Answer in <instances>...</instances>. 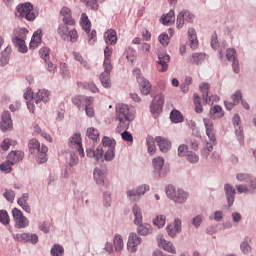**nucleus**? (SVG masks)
I'll return each instance as SVG.
<instances>
[{
	"label": "nucleus",
	"mask_w": 256,
	"mask_h": 256,
	"mask_svg": "<svg viewBox=\"0 0 256 256\" xmlns=\"http://www.w3.org/2000/svg\"><path fill=\"white\" fill-rule=\"evenodd\" d=\"M150 189L151 187H149V184H141L135 188L127 190L126 197L134 203L135 201H140L141 197H143L147 191H150Z\"/></svg>",
	"instance_id": "7"
},
{
	"label": "nucleus",
	"mask_w": 256,
	"mask_h": 256,
	"mask_svg": "<svg viewBox=\"0 0 256 256\" xmlns=\"http://www.w3.org/2000/svg\"><path fill=\"white\" fill-rule=\"evenodd\" d=\"M186 161L191 163V165H197V163H199V154L195 153L194 151L187 152Z\"/></svg>",
	"instance_id": "49"
},
{
	"label": "nucleus",
	"mask_w": 256,
	"mask_h": 256,
	"mask_svg": "<svg viewBox=\"0 0 256 256\" xmlns=\"http://www.w3.org/2000/svg\"><path fill=\"white\" fill-rule=\"evenodd\" d=\"M143 241L141 237L135 232H131L128 237L127 249L130 253H137L139 249V244Z\"/></svg>",
	"instance_id": "15"
},
{
	"label": "nucleus",
	"mask_w": 256,
	"mask_h": 256,
	"mask_svg": "<svg viewBox=\"0 0 256 256\" xmlns=\"http://www.w3.org/2000/svg\"><path fill=\"white\" fill-rule=\"evenodd\" d=\"M44 67L50 75H55L57 73V65H55L51 60H46L44 62Z\"/></svg>",
	"instance_id": "55"
},
{
	"label": "nucleus",
	"mask_w": 256,
	"mask_h": 256,
	"mask_svg": "<svg viewBox=\"0 0 256 256\" xmlns=\"http://www.w3.org/2000/svg\"><path fill=\"white\" fill-rule=\"evenodd\" d=\"M29 153L36 157V161L39 164L47 163V151L49 148L44 144L41 145L39 140L32 138L28 142Z\"/></svg>",
	"instance_id": "2"
},
{
	"label": "nucleus",
	"mask_w": 256,
	"mask_h": 256,
	"mask_svg": "<svg viewBox=\"0 0 256 256\" xmlns=\"http://www.w3.org/2000/svg\"><path fill=\"white\" fill-rule=\"evenodd\" d=\"M50 96L51 92H49V90L40 89L34 94L33 100L35 101L36 105H40V103H47Z\"/></svg>",
	"instance_id": "23"
},
{
	"label": "nucleus",
	"mask_w": 256,
	"mask_h": 256,
	"mask_svg": "<svg viewBox=\"0 0 256 256\" xmlns=\"http://www.w3.org/2000/svg\"><path fill=\"white\" fill-rule=\"evenodd\" d=\"M211 89V85L207 82H202L199 85V90L202 93V98L205 103H211V97H209V90Z\"/></svg>",
	"instance_id": "33"
},
{
	"label": "nucleus",
	"mask_w": 256,
	"mask_h": 256,
	"mask_svg": "<svg viewBox=\"0 0 256 256\" xmlns=\"http://www.w3.org/2000/svg\"><path fill=\"white\" fill-rule=\"evenodd\" d=\"M103 69V73L100 74L102 87H104V89H111V71H113V66H109V64L106 63Z\"/></svg>",
	"instance_id": "17"
},
{
	"label": "nucleus",
	"mask_w": 256,
	"mask_h": 256,
	"mask_svg": "<svg viewBox=\"0 0 256 256\" xmlns=\"http://www.w3.org/2000/svg\"><path fill=\"white\" fill-rule=\"evenodd\" d=\"M13 163L10 160L5 161L4 163L0 164V171L2 173H11V167H13Z\"/></svg>",
	"instance_id": "64"
},
{
	"label": "nucleus",
	"mask_w": 256,
	"mask_h": 256,
	"mask_svg": "<svg viewBox=\"0 0 256 256\" xmlns=\"http://www.w3.org/2000/svg\"><path fill=\"white\" fill-rule=\"evenodd\" d=\"M156 241L160 249L167 251V253H172V255H175L177 253V251L175 250V245L165 240V237L163 236V234H158L156 236Z\"/></svg>",
	"instance_id": "19"
},
{
	"label": "nucleus",
	"mask_w": 256,
	"mask_h": 256,
	"mask_svg": "<svg viewBox=\"0 0 256 256\" xmlns=\"http://www.w3.org/2000/svg\"><path fill=\"white\" fill-rule=\"evenodd\" d=\"M113 244L115 251H117V253H121V251H123V247H125V244H123V236H121V234H115Z\"/></svg>",
	"instance_id": "40"
},
{
	"label": "nucleus",
	"mask_w": 256,
	"mask_h": 256,
	"mask_svg": "<svg viewBox=\"0 0 256 256\" xmlns=\"http://www.w3.org/2000/svg\"><path fill=\"white\" fill-rule=\"evenodd\" d=\"M93 101H94V98L92 97L90 100H88V103L84 105L85 113L87 117H95V109L93 108Z\"/></svg>",
	"instance_id": "52"
},
{
	"label": "nucleus",
	"mask_w": 256,
	"mask_h": 256,
	"mask_svg": "<svg viewBox=\"0 0 256 256\" xmlns=\"http://www.w3.org/2000/svg\"><path fill=\"white\" fill-rule=\"evenodd\" d=\"M236 180L239 183H247L251 191H256V177L249 173H238L236 175Z\"/></svg>",
	"instance_id": "14"
},
{
	"label": "nucleus",
	"mask_w": 256,
	"mask_h": 256,
	"mask_svg": "<svg viewBox=\"0 0 256 256\" xmlns=\"http://www.w3.org/2000/svg\"><path fill=\"white\" fill-rule=\"evenodd\" d=\"M115 116L116 121H119L116 128L118 133L129 129V125H131V122L135 119L133 108L129 107L127 104H117Z\"/></svg>",
	"instance_id": "1"
},
{
	"label": "nucleus",
	"mask_w": 256,
	"mask_h": 256,
	"mask_svg": "<svg viewBox=\"0 0 256 256\" xmlns=\"http://www.w3.org/2000/svg\"><path fill=\"white\" fill-rule=\"evenodd\" d=\"M40 59H43L44 62L51 60V49L49 47H42L39 49Z\"/></svg>",
	"instance_id": "48"
},
{
	"label": "nucleus",
	"mask_w": 256,
	"mask_h": 256,
	"mask_svg": "<svg viewBox=\"0 0 256 256\" xmlns=\"http://www.w3.org/2000/svg\"><path fill=\"white\" fill-rule=\"evenodd\" d=\"M205 59H207V54L203 52H195L191 56L190 63H194V65H201Z\"/></svg>",
	"instance_id": "38"
},
{
	"label": "nucleus",
	"mask_w": 256,
	"mask_h": 256,
	"mask_svg": "<svg viewBox=\"0 0 256 256\" xmlns=\"http://www.w3.org/2000/svg\"><path fill=\"white\" fill-rule=\"evenodd\" d=\"M157 57H158L157 65L160 67L158 71L160 73H166V71H168L169 69V62L171 61V56H169L167 52H159L157 54Z\"/></svg>",
	"instance_id": "16"
},
{
	"label": "nucleus",
	"mask_w": 256,
	"mask_h": 256,
	"mask_svg": "<svg viewBox=\"0 0 256 256\" xmlns=\"http://www.w3.org/2000/svg\"><path fill=\"white\" fill-rule=\"evenodd\" d=\"M104 40L107 45L117 44V32L113 29H109L104 33Z\"/></svg>",
	"instance_id": "34"
},
{
	"label": "nucleus",
	"mask_w": 256,
	"mask_h": 256,
	"mask_svg": "<svg viewBox=\"0 0 256 256\" xmlns=\"http://www.w3.org/2000/svg\"><path fill=\"white\" fill-rule=\"evenodd\" d=\"M67 163L69 167H77L79 165V156H77V153L70 152Z\"/></svg>",
	"instance_id": "53"
},
{
	"label": "nucleus",
	"mask_w": 256,
	"mask_h": 256,
	"mask_svg": "<svg viewBox=\"0 0 256 256\" xmlns=\"http://www.w3.org/2000/svg\"><path fill=\"white\" fill-rule=\"evenodd\" d=\"M17 203L25 213H31V206H29V193H23L20 198H18Z\"/></svg>",
	"instance_id": "30"
},
{
	"label": "nucleus",
	"mask_w": 256,
	"mask_h": 256,
	"mask_svg": "<svg viewBox=\"0 0 256 256\" xmlns=\"http://www.w3.org/2000/svg\"><path fill=\"white\" fill-rule=\"evenodd\" d=\"M175 21V11L170 10L165 16L162 17L163 25H169Z\"/></svg>",
	"instance_id": "57"
},
{
	"label": "nucleus",
	"mask_w": 256,
	"mask_h": 256,
	"mask_svg": "<svg viewBox=\"0 0 256 256\" xmlns=\"http://www.w3.org/2000/svg\"><path fill=\"white\" fill-rule=\"evenodd\" d=\"M133 75L136 77L142 95H149L151 93V82L141 74V69L136 68L133 70Z\"/></svg>",
	"instance_id": "9"
},
{
	"label": "nucleus",
	"mask_w": 256,
	"mask_h": 256,
	"mask_svg": "<svg viewBox=\"0 0 256 256\" xmlns=\"http://www.w3.org/2000/svg\"><path fill=\"white\" fill-rule=\"evenodd\" d=\"M111 203H113V199L111 198V192L105 191L102 196V205L106 209H109V207H111Z\"/></svg>",
	"instance_id": "50"
},
{
	"label": "nucleus",
	"mask_w": 256,
	"mask_h": 256,
	"mask_svg": "<svg viewBox=\"0 0 256 256\" xmlns=\"http://www.w3.org/2000/svg\"><path fill=\"white\" fill-rule=\"evenodd\" d=\"M24 153L23 151H11L8 154V161H11L13 165L15 163H19V161H23Z\"/></svg>",
	"instance_id": "37"
},
{
	"label": "nucleus",
	"mask_w": 256,
	"mask_h": 256,
	"mask_svg": "<svg viewBox=\"0 0 256 256\" xmlns=\"http://www.w3.org/2000/svg\"><path fill=\"white\" fill-rule=\"evenodd\" d=\"M60 15L62 18L63 23H65V25H70L73 26L75 25V19H73V16L71 14V9L69 7H63L60 10Z\"/></svg>",
	"instance_id": "28"
},
{
	"label": "nucleus",
	"mask_w": 256,
	"mask_h": 256,
	"mask_svg": "<svg viewBox=\"0 0 256 256\" xmlns=\"http://www.w3.org/2000/svg\"><path fill=\"white\" fill-rule=\"evenodd\" d=\"M57 33L63 41H70V43H77L79 39V34L76 29L69 30V24H59Z\"/></svg>",
	"instance_id": "5"
},
{
	"label": "nucleus",
	"mask_w": 256,
	"mask_h": 256,
	"mask_svg": "<svg viewBox=\"0 0 256 256\" xmlns=\"http://www.w3.org/2000/svg\"><path fill=\"white\" fill-rule=\"evenodd\" d=\"M102 145L105 151L104 159L106 161H113L115 159V146L117 145L115 139L105 136L102 139Z\"/></svg>",
	"instance_id": "8"
},
{
	"label": "nucleus",
	"mask_w": 256,
	"mask_h": 256,
	"mask_svg": "<svg viewBox=\"0 0 256 256\" xmlns=\"http://www.w3.org/2000/svg\"><path fill=\"white\" fill-rule=\"evenodd\" d=\"M226 58L230 62L237 61V50L235 48H228L226 50Z\"/></svg>",
	"instance_id": "59"
},
{
	"label": "nucleus",
	"mask_w": 256,
	"mask_h": 256,
	"mask_svg": "<svg viewBox=\"0 0 256 256\" xmlns=\"http://www.w3.org/2000/svg\"><path fill=\"white\" fill-rule=\"evenodd\" d=\"M240 250L244 255L251 253V237L246 236L240 244Z\"/></svg>",
	"instance_id": "39"
},
{
	"label": "nucleus",
	"mask_w": 256,
	"mask_h": 256,
	"mask_svg": "<svg viewBox=\"0 0 256 256\" xmlns=\"http://www.w3.org/2000/svg\"><path fill=\"white\" fill-rule=\"evenodd\" d=\"M152 223L158 229H163V227H165V224L167 223V217L165 215H156L153 218Z\"/></svg>",
	"instance_id": "41"
},
{
	"label": "nucleus",
	"mask_w": 256,
	"mask_h": 256,
	"mask_svg": "<svg viewBox=\"0 0 256 256\" xmlns=\"http://www.w3.org/2000/svg\"><path fill=\"white\" fill-rule=\"evenodd\" d=\"M41 45V30H37L33 33L31 42H30V48L36 49V47H39Z\"/></svg>",
	"instance_id": "43"
},
{
	"label": "nucleus",
	"mask_w": 256,
	"mask_h": 256,
	"mask_svg": "<svg viewBox=\"0 0 256 256\" xmlns=\"http://www.w3.org/2000/svg\"><path fill=\"white\" fill-rule=\"evenodd\" d=\"M211 119H221L223 117V108L219 105H215L210 109Z\"/></svg>",
	"instance_id": "47"
},
{
	"label": "nucleus",
	"mask_w": 256,
	"mask_h": 256,
	"mask_svg": "<svg viewBox=\"0 0 256 256\" xmlns=\"http://www.w3.org/2000/svg\"><path fill=\"white\" fill-rule=\"evenodd\" d=\"M166 196L177 205H183L189 199V193L181 188H175L173 185L166 186Z\"/></svg>",
	"instance_id": "3"
},
{
	"label": "nucleus",
	"mask_w": 256,
	"mask_h": 256,
	"mask_svg": "<svg viewBox=\"0 0 256 256\" xmlns=\"http://www.w3.org/2000/svg\"><path fill=\"white\" fill-rule=\"evenodd\" d=\"M12 217L15 221L14 227L16 229H27L29 227V218L25 217L19 208L12 209Z\"/></svg>",
	"instance_id": "10"
},
{
	"label": "nucleus",
	"mask_w": 256,
	"mask_h": 256,
	"mask_svg": "<svg viewBox=\"0 0 256 256\" xmlns=\"http://www.w3.org/2000/svg\"><path fill=\"white\" fill-rule=\"evenodd\" d=\"M161 109H163V106H161L160 104H157L155 102H153L150 106V111H151L153 117H158L159 114L161 113Z\"/></svg>",
	"instance_id": "62"
},
{
	"label": "nucleus",
	"mask_w": 256,
	"mask_h": 256,
	"mask_svg": "<svg viewBox=\"0 0 256 256\" xmlns=\"http://www.w3.org/2000/svg\"><path fill=\"white\" fill-rule=\"evenodd\" d=\"M203 221H205V216L203 214H198L191 220V224L195 229H199L201 225H203Z\"/></svg>",
	"instance_id": "54"
},
{
	"label": "nucleus",
	"mask_w": 256,
	"mask_h": 256,
	"mask_svg": "<svg viewBox=\"0 0 256 256\" xmlns=\"http://www.w3.org/2000/svg\"><path fill=\"white\" fill-rule=\"evenodd\" d=\"M132 214L134 216V225L141 224V221H143V212L141 211V206L139 204L134 203L132 206Z\"/></svg>",
	"instance_id": "31"
},
{
	"label": "nucleus",
	"mask_w": 256,
	"mask_h": 256,
	"mask_svg": "<svg viewBox=\"0 0 256 256\" xmlns=\"http://www.w3.org/2000/svg\"><path fill=\"white\" fill-rule=\"evenodd\" d=\"M11 46H7L4 51L0 54V67H7L9 59L11 57Z\"/></svg>",
	"instance_id": "35"
},
{
	"label": "nucleus",
	"mask_w": 256,
	"mask_h": 256,
	"mask_svg": "<svg viewBox=\"0 0 256 256\" xmlns=\"http://www.w3.org/2000/svg\"><path fill=\"white\" fill-rule=\"evenodd\" d=\"M204 127L206 129V135L211 143H217V138L215 137V133L213 132L215 127L213 125V121L209 118L203 119Z\"/></svg>",
	"instance_id": "22"
},
{
	"label": "nucleus",
	"mask_w": 256,
	"mask_h": 256,
	"mask_svg": "<svg viewBox=\"0 0 256 256\" xmlns=\"http://www.w3.org/2000/svg\"><path fill=\"white\" fill-rule=\"evenodd\" d=\"M27 33L29 30L26 28H15L12 34V40H25L27 39Z\"/></svg>",
	"instance_id": "36"
},
{
	"label": "nucleus",
	"mask_w": 256,
	"mask_h": 256,
	"mask_svg": "<svg viewBox=\"0 0 256 256\" xmlns=\"http://www.w3.org/2000/svg\"><path fill=\"white\" fill-rule=\"evenodd\" d=\"M111 55H113V50L111 48L106 47L104 49V62H103V67H106V64H108L109 67H113L111 64Z\"/></svg>",
	"instance_id": "51"
},
{
	"label": "nucleus",
	"mask_w": 256,
	"mask_h": 256,
	"mask_svg": "<svg viewBox=\"0 0 256 256\" xmlns=\"http://www.w3.org/2000/svg\"><path fill=\"white\" fill-rule=\"evenodd\" d=\"M135 225H137L138 235H141L142 237H147V235H151V233H153V226L149 223H143V221H141L140 224Z\"/></svg>",
	"instance_id": "29"
},
{
	"label": "nucleus",
	"mask_w": 256,
	"mask_h": 256,
	"mask_svg": "<svg viewBox=\"0 0 256 256\" xmlns=\"http://www.w3.org/2000/svg\"><path fill=\"white\" fill-rule=\"evenodd\" d=\"M92 98L93 97L91 96L77 95L72 97L71 101L73 105H75L79 111H81V109H83V107H85V105H87Z\"/></svg>",
	"instance_id": "25"
},
{
	"label": "nucleus",
	"mask_w": 256,
	"mask_h": 256,
	"mask_svg": "<svg viewBox=\"0 0 256 256\" xmlns=\"http://www.w3.org/2000/svg\"><path fill=\"white\" fill-rule=\"evenodd\" d=\"M13 239L18 243H31V245H37L39 243V236L36 233H18L13 235Z\"/></svg>",
	"instance_id": "13"
},
{
	"label": "nucleus",
	"mask_w": 256,
	"mask_h": 256,
	"mask_svg": "<svg viewBox=\"0 0 256 256\" xmlns=\"http://www.w3.org/2000/svg\"><path fill=\"white\" fill-rule=\"evenodd\" d=\"M233 125L236 133V137L240 145H245V138L243 136V127H241V117L235 114L233 117Z\"/></svg>",
	"instance_id": "20"
},
{
	"label": "nucleus",
	"mask_w": 256,
	"mask_h": 256,
	"mask_svg": "<svg viewBox=\"0 0 256 256\" xmlns=\"http://www.w3.org/2000/svg\"><path fill=\"white\" fill-rule=\"evenodd\" d=\"M155 141L161 153H169V151L171 150V141H169V139L157 136L155 138Z\"/></svg>",
	"instance_id": "27"
},
{
	"label": "nucleus",
	"mask_w": 256,
	"mask_h": 256,
	"mask_svg": "<svg viewBox=\"0 0 256 256\" xmlns=\"http://www.w3.org/2000/svg\"><path fill=\"white\" fill-rule=\"evenodd\" d=\"M3 197L6 199V201H8V203H13V201H15V191L11 189H5Z\"/></svg>",
	"instance_id": "63"
},
{
	"label": "nucleus",
	"mask_w": 256,
	"mask_h": 256,
	"mask_svg": "<svg viewBox=\"0 0 256 256\" xmlns=\"http://www.w3.org/2000/svg\"><path fill=\"white\" fill-rule=\"evenodd\" d=\"M86 135L89 139H92V141H97V139H99V130L94 127H90L87 129Z\"/></svg>",
	"instance_id": "58"
},
{
	"label": "nucleus",
	"mask_w": 256,
	"mask_h": 256,
	"mask_svg": "<svg viewBox=\"0 0 256 256\" xmlns=\"http://www.w3.org/2000/svg\"><path fill=\"white\" fill-rule=\"evenodd\" d=\"M103 153H105V147L101 145L98 146L96 150L93 148L86 150L87 157H90V159H95V161L101 160L103 157Z\"/></svg>",
	"instance_id": "26"
},
{
	"label": "nucleus",
	"mask_w": 256,
	"mask_h": 256,
	"mask_svg": "<svg viewBox=\"0 0 256 256\" xmlns=\"http://www.w3.org/2000/svg\"><path fill=\"white\" fill-rule=\"evenodd\" d=\"M217 145V142H207L205 147L201 150V155L204 159H207L211 152H213V147Z\"/></svg>",
	"instance_id": "45"
},
{
	"label": "nucleus",
	"mask_w": 256,
	"mask_h": 256,
	"mask_svg": "<svg viewBox=\"0 0 256 256\" xmlns=\"http://www.w3.org/2000/svg\"><path fill=\"white\" fill-rule=\"evenodd\" d=\"M0 129L2 133L13 130V119H11V113L4 111L1 116Z\"/></svg>",
	"instance_id": "18"
},
{
	"label": "nucleus",
	"mask_w": 256,
	"mask_h": 256,
	"mask_svg": "<svg viewBox=\"0 0 256 256\" xmlns=\"http://www.w3.org/2000/svg\"><path fill=\"white\" fill-rule=\"evenodd\" d=\"M80 25L85 33H88V44L95 45L97 42V31H91V21L89 20V17L86 13L81 14Z\"/></svg>",
	"instance_id": "6"
},
{
	"label": "nucleus",
	"mask_w": 256,
	"mask_h": 256,
	"mask_svg": "<svg viewBox=\"0 0 256 256\" xmlns=\"http://www.w3.org/2000/svg\"><path fill=\"white\" fill-rule=\"evenodd\" d=\"M68 147H70V149H77L80 157H85V150L83 149V140L81 138V134H73L68 140Z\"/></svg>",
	"instance_id": "11"
},
{
	"label": "nucleus",
	"mask_w": 256,
	"mask_h": 256,
	"mask_svg": "<svg viewBox=\"0 0 256 256\" xmlns=\"http://www.w3.org/2000/svg\"><path fill=\"white\" fill-rule=\"evenodd\" d=\"M152 167L154 169V173L158 175V177H165V172L163 171V167H165V158L158 156L152 159Z\"/></svg>",
	"instance_id": "21"
},
{
	"label": "nucleus",
	"mask_w": 256,
	"mask_h": 256,
	"mask_svg": "<svg viewBox=\"0 0 256 256\" xmlns=\"http://www.w3.org/2000/svg\"><path fill=\"white\" fill-rule=\"evenodd\" d=\"M146 143H147V147H148V153H150V155L155 154V140L153 139V137L148 136L146 138Z\"/></svg>",
	"instance_id": "61"
},
{
	"label": "nucleus",
	"mask_w": 256,
	"mask_h": 256,
	"mask_svg": "<svg viewBox=\"0 0 256 256\" xmlns=\"http://www.w3.org/2000/svg\"><path fill=\"white\" fill-rule=\"evenodd\" d=\"M16 17L19 19L26 18L27 21H35L37 13L33 10V4L26 2L16 7Z\"/></svg>",
	"instance_id": "4"
},
{
	"label": "nucleus",
	"mask_w": 256,
	"mask_h": 256,
	"mask_svg": "<svg viewBox=\"0 0 256 256\" xmlns=\"http://www.w3.org/2000/svg\"><path fill=\"white\" fill-rule=\"evenodd\" d=\"M93 179L96 185H105V172L99 167L94 168Z\"/></svg>",
	"instance_id": "32"
},
{
	"label": "nucleus",
	"mask_w": 256,
	"mask_h": 256,
	"mask_svg": "<svg viewBox=\"0 0 256 256\" xmlns=\"http://www.w3.org/2000/svg\"><path fill=\"white\" fill-rule=\"evenodd\" d=\"M186 23H193L195 21V15L187 9H183L177 15L176 27L177 29H183V25Z\"/></svg>",
	"instance_id": "12"
},
{
	"label": "nucleus",
	"mask_w": 256,
	"mask_h": 256,
	"mask_svg": "<svg viewBox=\"0 0 256 256\" xmlns=\"http://www.w3.org/2000/svg\"><path fill=\"white\" fill-rule=\"evenodd\" d=\"M224 192L226 195L228 207H232V205L235 203V195L237 194L235 187H233L231 184H225Z\"/></svg>",
	"instance_id": "24"
},
{
	"label": "nucleus",
	"mask_w": 256,
	"mask_h": 256,
	"mask_svg": "<svg viewBox=\"0 0 256 256\" xmlns=\"http://www.w3.org/2000/svg\"><path fill=\"white\" fill-rule=\"evenodd\" d=\"M126 59L129 61V63H134L137 59V51L133 48H128L125 51Z\"/></svg>",
	"instance_id": "56"
},
{
	"label": "nucleus",
	"mask_w": 256,
	"mask_h": 256,
	"mask_svg": "<svg viewBox=\"0 0 256 256\" xmlns=\"http://www.w3.org/2000/svg\"><path fill=\"white\" fill-rule=\"evenodd\" d=\"M0 223H2V225H9V223H11V218H9L7 210H0Z\"/></svg>",
	"instance_id": "60"
},
{
	"label": "nucleus",
	"mask_w": 256,
	"mask_h": 256,
	"mask_svg": "<svg viewBox=\"0 0 256 256\" xmlns=\"http://www.w3.org/2000/svg\"><path fill=\"white\" fill-rule=\"evenodd\" d=\"M12 43L19 53L25 54L29 51L27 44H25V40H12Z\"/></svg>",
	"instance_id": "44"
},
{
	"label": "nucleus",
	"mask_w": 256,
	"mask_h": 256,
	"mask_svg": "<svg viewBox=\"0 0 256 256\" xmlns=\"http://www.w3.org/2000/svg\"><path fill=\"white\" fill-rule=\"evenodd\" d=\"M51 256H63L65 255V248L61 244H54L50 249Z\"/></svg>",
	"instance_id": "46"
},
{
	"label": "nucleus",
	"mask_w": 256,
	"mask_h": 256,
	"mask_svg": "<svg viewBox=\"0 0 256 256\" xmlns=\"http://www.w3.org/2000/svg\"><path fill=\"white\" fill-rule=\"evenodd\" d=\"M170 120L172 123H183L184 118H183V114L177 110V109H173L170 112Z\"/></svg>",
	"instance_id": "42"
}]
</instances>
